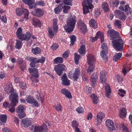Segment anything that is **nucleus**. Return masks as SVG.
Here are the masks:
<instances>
[{"instance_id":"nucleus-38","label":"nucleus","mask_w":132,"mask_h":132,"mask_svg":"<svg viewBox=\"0 0 132 132\" xmlns=\"http://www.w3.org/2000/svg\"><path fill=\"white\" fill-rule=\"evenodd\" d=\"M63 59L61 57H57L54 60V63L55 64L58 63H63Z\"/></svg>"},{"instance_id":"nucleus-47","label":"nucleus","mask_w":132,"mask_h":132,"mask_svg":"<svg viewBox=\"0 0 132 132\" xmlns=\"http://www.w3.org/2000/svg\"><path fill=\"white\" fill-rule=\"evenodd\" d=\"M123 68L122 72L124 74V75L125 76L127 72H128L131 69H128L129 67L128 66H124Z\"/></svg>"},{"instance_id":"nucleus-52","label":"nucleus","mask_w":132,"mask_h":132,"mask_svg":"<svg viewBox=\"0 0 132 132\" xmlns=\"http://www.w3.org/2000/svg\"><path fill=\"white\" fill-rule=\"evenodd\" d=\"M80 30L84 33H85L87 31V27L85 25L79 28Z\"/></svg>"},{"instance_id":"nucleus-22","label":"nucleus","mask_w":132,"mask_h":132,"mask_svg":"<svg viewBox=\"0 0 132 132\" xmlns=\"http://www.w3.org/2000/svg\"><path fill=\"white\" fill-rule=\"evenodd\" d=\"M61 92L63 94L65 95L68 98H71L72 97L71 93L70 91L67 89L64 88L61 89Z\"/></svg>"},{"instance_id":"nucleus-7","label":"nucleus","mask_w":132,"mask_h":132,"mask_svg":"<svg viewBox=\"0 0 132 132\" xmlns=\"http://www.w3.org/2000/svg\"><path fill=\"white\" fill-rule=\"evenodd\" d=\"M73 71H70L69 73V77L70 78H73L75 81H77L80 74L79 69L78 68L75 69V72L73 73Z\"/></svg>"},{"instance_id":"nucleus-24","label":"nucleus","mask_w":132,"mask_h":132,"mask_svg":"<svg viewBox=\"0 0 132 132\" xmlns=\"http://www.w3.org/2000/svg\"><path fill=\"white\" fill-rule=\"evenodd\" d=\"M88 63V64L94 63V61H95V59L94 56L92 55L89 54L87 57Z\"/></svg>"},{"instance_id":"nucleus-60","label":"nucleus","mask_w":132,"mask_h":132,"mask_svg":"<svg viewBox=\"0 0 132 132\" xmlns=\"http://www.w3.org/2000/svg\"><path fill=\"white\" fill-rule=\"evenodd\" d=\"M92 88L89 87V86H87L86 87V92L87 94H89L91 92Z\"/></svg>"},{"instance_id":"nucleus-63","label":"nucleus","mask_w":132,"mask_h":132,"mask_svg":"<svg viewBox=\"0 0 132 132\" xmlns=\"http://www.w3.org/2000/svg\"><path fill=\"white\" fill-rule=\"evenodd\" d=\"M58 47V46L57 44H53L51 47L52 49L53 50H56Z\"/></svg>"},{"instance_id":"nucleus-40","label":"nucleus","mask_w":132,"mask_h":132,"mask_svg":"<svg viewBox=\"0 0 132 132\" xmlns=\"http://www.w3.org/2000/svg\"><path fill=\"white\" fill-rule=\"evenodd\" d=\"M122 55V54L121 53H117L114 56L113 59V61H117L121 57Z\"/></svg>"},{"instance_id":"nucleus-46","label":"nucleus","mask_w":132,"mask_h":132,"mask_svg":"<svg viewBox=\"0 0 132 132\" xmlns=\"http://www.w3.org/2000/svg\"><path fill=\"white\" fill-rule=\"evenodd\" d=\"M63 6L62 9H63V11L64 13H67L68 11V10L69 9L70 7V6H68L65 5L64 4H63Z\"/></svg>"},{"instance_id":"nucleus-61","label":"nucleus","mask_w":132,"mask_h":132,"mask_svg":"<svg viewBox=\"0 0 132 132\" xmlns=\"http://www.w3.org/2000/svg\"><path fill=\"white\" fill-rule=\"evenodd\" d=\"M36 131L35 132H41L42 131V129L40 127L38 126H36L35 129Z\"/></svg>"},{"instance_id":"nucleus-30","label":"nucleus","mask_w":132,"mask_h":132,"mask_svg":"<svg viewBox=\"0 0 132 132\" xmlns=\"http://www.w3.org/2000/svg\"><path fill=\"white\" fill-rule=\"evenodd\" d=\"M90 97L93 99V103L95 104H97L99 101L98 98L97 96L94 94L91 95Z\"/></svg>"},{"instance_id":"nucleus-35","label":"nucleus","mask_w":132,"mask_h":132,"mask_svg":"<svg viewBox=\"0 0 132 132\" xmlns=\"http://www.w3.org/2000/svg\"><path fill=\"white\" fill-rule=\"evenodd\" d=\"M81 58L80 55L78 54L77 52L75 53L74 60L75 63L77 65L79 63V60Z\"/></svg>"},{"instance_id":"nucleus-18","label":"nucleus","mask_w":132,"mask_h":132,"mask_svg":"<svg viewBox=\"0 0 132 132\" xmlns=\"http://www.w3.org/2000/svg\"><path fill=\"white\" fill-rule=\"evenodd\" d=\"M28 70L30 73H31L32 77L38 78L39 77L38 75V72L37 69L36 68L32 69L29 68Z\"/></svg>"},{"instance_id":"nucleus-20","label":"nucleus","mask_w":132,"mask_h":132,"mask_svg":"<svg viewBox=\"0 0 132 132\" xmlns=\"http://www.w3.org/2000/svg\"><path fill=\"white\" fill-rule=\"evenodd\" d=\"M31 13L33 15H35L38 17H40L43 15V12L40 9H37L36 10L32 11Z\"/></svg>"},{"instance_id":"nucleus-6","label":"nucleus","mask_w":132,"mask_h":132,"mask_svg":"<svg viewBox=\"0 0 132 132\" xmlns=\"http://www.w3.org/2000/svg\"><path fill=\"white\" fill-rule=\"evenodd\" d=\"M54 69L57 74L61 76L63 71L66 70L67 68L64 64H61L55 65Z\"/></svg>"},{"instance_id":"nucleus-32","label":"nucleus","mask_w":132,"mask_h":132,"mask_svg":"<svg viewBox=\"0 0 132 132\" xmlns=\"http://www.w3.org/2000/svg\"><path fill=\"white\" fill-rule=\"evenodd\" d=\"M126 115V111L125 108H121L120 109V116L121 118L125 117Z\"/></svg>"},{"instance_id":"nucleus-45","label":"nucleus","mask_w":132,"mask_h":132,"mask_svg":"<svg viewBox=\"0 0 132 132\" xmlns=\"http://www.w3.org/2000/svg\"><path fill=\"white\" fill-rule=\"evenodd\" d=\"M97 36H99L102 43L104 42V35L103 33H101L100 31H98L97 33Z\"/></svg>"},{"instance_id":"nucleus-9","label":"nucleus","mask_w":132,"mask_h":132,"mask_svg":"<svg viewBox=\"0 0 132 132\" xmlns=\"http://www.w3.org/2000/svg\"><path fill=\"white\" fill-rule=\"evenodd\" d=\"M24 108L22 105H20L16 108V111L18 113V116L20 118H23L26 116V114L24 111Z\"/></svg>"},{"instance_id":"nucleus-11","label":"nucleus","mask_w":132,"mask_h":132,"mask_svg":"<svg viewBox=\"0 0 132 132\" xmlns=\"http://www.w3.org/2000/svg\"><path fill=\"white\" fill-rule=\"evenodd\" d=\"M101 47L104 50L102 51L100 54L101 56L103 59L106 60L108 59L107 54L108 53L107 50V46L105 44L103 43Z\"/></svg>"},{"instance_id":"nucleus-53","label":"nucleus","mask_w":132,"mask_h":132,"mask_svg":"<svg viewBox=\"0 0 132 132\" xmlns=\"http://www.w3.org/2000/svg\"><path fill=\"white\" fill-rule=\"evenodd\" d=\"M16 104L15 105L12 106L10 104V105L9 106V108H10V109H9V111L11 113H13L15 111V110L14 107L16 105Z\"/></svg>"},{"instance_id":"nucleus-2","label":"nucleus","mask_w":132,"mask_h":132,"mask_svg":"<svg viewBox=\"0 0 132 132\" xmlns=\"http://www.w3.org/2000/svg\"><path fill=\"white\" fill-rule=\"evenodd\" d=\"M76 22V18L75 17H71L67 20V25L64 27L65 31L68 33L72 32L75 26Z\"/></svg>"},{"instance_id":"nucleus-15","label":"nucleus","mask_w":132,"mask_h":132,"mask_svg":"<svg viewBox=\"0 0 132 132\" xmlns=\"http://www.w3.org/2000/svg\"><path fill=\"white\" fill-rule=\"evenodd\" d=\"M61 78L62 80V84L63 85L68 86L70 85V80L68 79L65 73L61 77Z\"/></svg>"},{"instance_id":"nucleus-42","label":"nucleus","mask_w":132,"mask_h":132,"mask_svg":"<svg viewBox=\"0 0 132 132\" xmlns=\"http://www.w3.org/2000/svg\"><path fill=\"white\" fill-rule=\"evenodd\" d=\"M25 4L28 5H32L35 2L34 0H22Z\"/></svg>"},{"instance_id":"nucleus-34","label":"nucleus","mask_w":132,"mask_h":132,"mask_svg":"<svg viewBox=\"0 0 132 132\" xmlns=\"http://www.w3.org/2000/svg\"><path fill=\"white\" fill-rule=\"evenodd\" d=\"M33 24L35 26H40L41 23L39 20L36 18H34L33 19Z\"/></svg>"},{"instance_id":"nucleus-57","label":"nucleus","mask_w":132,"mask_h":132,"mask_svg":"<svg viewBox=\"0 0 132 132\" xmlns=\"http://www.w3.org/2000/svg\"><path fill=\"white\" fill-rule=\"evenodd\" d=\"M19 86L22 89H25L26 88V84L25 83L22 81L20 83Z\"/></svg>"},{"instance_id":"nucleus-28","label":"nucleus","mask_w":132,"mask_h":132,"mask_svg":"<svg viewBox=\"0 0 132 132\" xmlns=\"http://www.w3.org/2000/svg\"><path fill=\"white\" fill-rule=\"evenodd\" d=\"M98 76L97 75L96 73H93L91 76V80L93 85L95 84V83L97 80Z\"/></svg>"},{"instance_id":"nucleus-17","label":"nucleus","mask_w":132,"mask_h":132,"mask_svg":"<svg viewBox=\"0 0 132 132\" xmlns=\"http://www.w3.org/2000/svg\"><path fill=\"white\" fill-rule=\"evenodd\" d=\"M22 123L25 127H28L33 123V121L28 119H24L21 120Z\"/></svg>"},{"instance_id":"nucleus-43","label":"nucleus","mask_w":132,"mask_h":132,"mask_svg":"<svg viewBox=\"0 0 132 132\" xmlns=\"http://www.w3.org/2000/svg\"><path fill=\"white\" fill-rule=\"evenodd\" d=\"M70 38L71 39V43L70 44V46H72L74 44V42L76 40V38L74 35H72L70 37Z\"/></svg>"},{"instance_id":"nucleus-37","label":"nucleus","mask_w":132,"mask_h":132,"mask_svg":"<svg viewBox=\"0 0 132 132\" xmlns=\"http://www.w3.org/2000/svg\"><path fill=\"white\" fill-rule=\"evenodd\" d=\"M83 6V11L84 14H86L89 12V9H91L92 8H90V6L86 5H82Z\"/></svg>"},{"instance_id":"nucleus-62","label":"nucleus","mask_w":132,"mask_h":132,"mask_svg":"<svg viewBox=\"0 0 132 132\" xmlns=\"http://www.w3.org/2000/svg\"><path fill=\"white\" fill-rule=\"evenodd\" d=\"M69 52L68 51H66L63 54V56L65 58L67 57L69 55Z\"/></svg>"},{"instance_id":"nucleus-55","label":"nucleus","mask_w":132,"mask_h":132,"mask_svg":"<svg viewBox=\"0 0 132 132\" xmlns=\"http://www.w3.org/2000/svg\"><path fill=\"white\" fill-rule=\"evenodd\" d=\"M15 48L18 49H20L21 47V42L20 41H18L16 43Z\"/></svg>"},{"instance_id":"nucleus-14","label":"nucleus","mask_w":132,"mask_h":132,"mask_svg":"<svg viewBox=\"0 0 132 132\" xmlns=\"http://www.w3.org/2000/svg\"><path fill=\"white\" fill-rule=\"evenodd\" d=\"M106 123L108 129L110 131H112L115 129L114 123L112 120L110 119L107 120Z\"/></svg>"},{"instance_id":"nucleus-1","label":"nucleus","mask_w":132,"mask_h":132,"mask_svg":"<svg viewBox=\"0 0 132 132\" xmlns=\"http://www.w3.org/2000/svg\"><path fill=\"white\" fill-rule=\"evenodd\" d=\"M13 90L12 85L10 84L7 85L5 88V91L7 94L10 93H12L9 95V98L10 101L11 100V105L12 106L15 105L18 102L17 99L18 94L15 92Z\"/></svg>"},{"instance_id":"nucleus-54","label":"nucleus","mask_w":132,"mask_h":132,"mask_svg":"<svg viewBox=\"0 0 132 132\" xmlns=\"http://www.w3.org/2000/svg\"><path fill=\"white\" fill-rule=\"evenodd\" d=\"M54 107L57 111H61V104H59L57 105H55Z\"/></svg>"},{"instance_id":"nucleus-31","label":"nucleus","mask_w":132,"mask_h":132,"mask_svg":"<svg viewBox=\"0 0 132 132\" xmlns=\"http://www.w3.org/2000/svg\"><path fill=\"white\" fill-rule=\"evenodd\" d=\"M89 24L91 27L94 28L97 27V23L96 22L94 19H92L89 21Z\"/></svg>"},{"instance_id":"nucleus-10","label":"nucleus","mask_w":132,"mask_h":132,"mask_svg":"<svg viewBox=\"0 0 132 132\" xmlns=\"http://www.w3.org/2000/svg\"><path fill=\"white\" fill-rule=\"evenodd\" d=\"M107 33L110 36L111 40H114L115 39L118 38L120 37L119 33L113 29L109 30L107 31Z\"/></svg>"},{"instance_id":"nucleus-48","label":"nucleus","mask_w":132,"mask_h":132,"mask_svg":"<svg viewBox=\"0 0 132 132\" xmlns=\"http://www.w3.org/2000/svg\"><path fill=\"white\" fill-rule=\"evenodd\" d=\"M71 125L72 127L73 128H75V129H76V128H79L77 127L79 126L78 123L76 121H73L72 122Z\"/></svg>"},{"instance_id":"nucleus-41","label":"nucleus","mask_w":132,"mask_h":132,"mask_svg":"<svg viewBox=\"0 0 132 132\" xmlns=\"http://www.w3.org/2000/svg\"><path fill=\"white\" fill-rule=\"evenodd\" d=\"M93 63H91L88 64L89 66L87 69V72H91L94 71L95 69V67L93 64Z\"/></svg>"},{"instance_id":"nucleus-59","label":"nucleus","mask_w":132,"mask_h":132,"mask_svg":"<svg viewBox=\"0 0 132 132\" xmlns=\"http://www.w3.org/2000/svg\"><path fill=\"white\" fill-rule=\"evenodd\" d=\"M119 3V1L118 0H116L112 3L113 6L114 7H117Z\"/></svg>"},{"instance_id":"nucleus-23","label":"nucleus","mask_w":132,"mask_h":132,"mask_svg":"<svg viewBox=\"0 0 132 132\" xmlns=\"http://www.w3.org/2000/svg\"><path fill=\"white\" fill-rule=\"evenodd\" d=\"M92 0H83L82 3V5H86L90 6V8H93L94 7L93 5L92 4Z\"/></svg>"},{"instance_id":"nucleus-49","label":"nucleus","mask_w":132,"mask_h":132,"mask_svg":"<svg viewBox=\"0 0 132 132\" xmlns=\"http://www.w3.org/2000/svg\"><path fill=\"white\" fill-rule=\"evenodd\" d=\"M120 128L122 130L123 132H129L127 128L123 124H121L120 125Z\"/></svg>"},{"instance_id":"nucleus-4","label":"nucleus","mask_w":132,"mask_h":132,"mask_svg":"<svg viewBox=\"0 0 132 132\" xmlns=\"http://www.w3.org/2000/svg\"><path fill=\"white\" fill-rule=\"evenodd\" d=\"M22 30L21 28L18 29L16 32V35L17 37L20 39L22 40H25L28 41L29 39L31 34L30 32H27L25 35L22 33Z\"/></svg>"},{"instance_id":"nucleus-13","label":"nucleus","mask_w":132,"mask_h":132,"mask_svg":"<svg viewBox=\"0 0 132 132\" xmlns=\"http://www.w3.org/2000/svg\"><path fill=\"white\" fill-rule=\"evenodd\" d=\"M26 100L27 103L32 104L35 106H38V102L32 96H28L26 97Z\"/></svg>"},{"instance_id":"nucleus-3","label":"nucleus","mask_w":132,"mask_h":132,"mask_svg":"<svg viewBox=\"0 0 132 132\" xmlns=\"http://www.w3.org/2000/svg\"><path fill=\"white\" fill-rule=\"evenodd\" d=\"M112 45L115 50L117 51H121L123 50L124 42L120 38L114 39L112 42Z\"/></svg>"},{"instance_id":"nucleus-56","label":"nucleus","mask_w":132,"mask_h":132,"mask_svg":"<svg viewBox=\"0 0 132 132\" xmlns=\"http://www.w3.org/2000/svg\"><path fill=\"white\" fill-rule=\"evenodd\" d=\"M76 110L79 113H82L84 111V109L81 106L78 107L76 109Z\"/></svg>"},{"instance_id":"nucleus-12","label":"nucleus","mask_w":132,"mask_h":132,"mask_svg":"<svg viewBox=\"0 0 132 132\" xmlns=\"http://www.w3.org/2000/svg\"><path fill=\"white\" fill-rule=\"evenodd\" d=\"M30 60L31 61V63L30 64V65L31 67H37L35 66V63L39 62L43 63L45 61V58L43 57L42 59H40L37 60V58L35 57H31L30 59Z\"/></svg>"},{"instance_id":"nucleus-5","label":"nucleus","mask_w":132,"mask_h":132,"mask_svg":"<svg viewBox=\"0 0 132 132\" xmlns=\"http://www.w3.org/2000/svg\"><path fill=\"white\" fill-rule=\"evenodd\" d=\"M57 19H54L53 20V28H50L48 30V32L49 34V36L51 38L54 35V33L52 31V29L54 32H57L58 31V26L57 24Z\"/></svg>"},{"instance_id":"nucleus-64","label":"nucleus","mask_w":132,"mask_h":132,"mask_svg":"<svg viewBox=\"0 0 132 132\" xmlns=\"http://www.w3.org/2000/svg\"><path fill=\"white\" fill-rule=\"evenodd\" d=\"M36 125H34L32 127H30V129L31 131L34 132H35V131H36Z\"/></svg>"},{"instance_id":"nucleus-21","label":"nucleus","mask_w":132,"mask_h":132,"mask_svg":"<svg viewBox=\"0 0 132 132\" xmlns=\"http://www.w3.org/2000/svg\"><path fill=\"white\" fill-rule=\"evenodd\" d=\"M104 86L105 88V95L107 97L109 98L110 95L111 93V90L110 87L109 85L107 84H105Z\"/></svg>"},{"instance_id":"nucleus-39","label":"nucleus","mask_w":132,"mask_h":132,"mask_svg":"<svg viewBox=\"0 0 132 132\" xmlns=\"http://www.w3.org/2000/svg\"><path fill=\"white\" fill-rule=\"evenodd\" d=\"M41 50L40 48L38 47H36L35 48H32V53L35 54L41 53Z\"/></svg>"},{"instance_id":"nucleus-58","label":"nucleus","mask_w":132,"mask_h":132,"mask_svg":"<svg viewBox=\"0 0 132 132\" xmlns=\"http://www.w3.org/2000/svg\"><path fill=\"white\" fill-rule=\"evenodd\" d=\"M77 23L79 28L85 25L83 21L81 20H79Z\"/></svg>"},{"instance_id":"nucleus-44","label":"nucleus","mask_w":132,"mask_h":132,"mask_svg":"<svg viewBox=\"0 0 132 132\" xmlns=\"http://www.w3.org/2000/svg\"><path fill=\"white\" fill-rule=\"evenodd\" d=\"M121 22L118 20L115 21L114 23V25L115 27L120 29L121 28Z\"/></svg>"},{"instance_id":"nucleus-25","label":"nucleus","mask_w":132,"mask_h":132,"mask_svg":"<svg viewBox=\"0 0 132 132\" xmlns=\"http://www.w3.org/2000/svg\"><path fill=\"white\" fill-rule=\"evenodd\" d=\"M63 3H61L58 5L54 9V11L55 13L57 14H59V13L62 11V8L63 6Z\"/></svg>"},{"instance_id":"nucleus-16","label":"nucleus","mask_w":132,"mask_h":132,"mask_svg":"<svg viewBox=\"0 0 132 132\" xmlns=\"http://www.w3.org/2000/svg\"><path fill=\"white\" fill-rule=\"evenodd\" d=\"M115 13L117 16L121 20L124 21L127 18V16L123 12L119 10H116Z\"/></svg>"},{"instance_id":"nucleus-19","label":"nucleus","mask_w":132,"mask_h":132,"mask_svg":"<svg viewBox=\"0 0 132 132\" xmlns=\"http://www.w3.org/2000/svg\"><path fill=\"white\" fill-rule=\"evenodd\" d=\"M107 74L106 71H102L100 72V82L104 84L105 82V76Z\"/></svg>"},{"instance_id":"nucleus-26","label":"nucleus","mask_w":132,"mask_h":132,"mask_svg":"<svg viewBox=\"0 0 132 132\" xmlns=\"http://www.w3.org/2000/svg\"><path fill=\"white\" fill-rule=\"evenodd\" d=\"M104 117V114L102 112H99L97 114V118L96 120H97L98 122H99V120H100V122H102V120Z\"/></svg>"},{"instance_id":"nucleus-51","label":"nucleus","mask_w":132,"mask_h":132,"mask_svg":"<svg viewBox=\"0 0 132 132\" xmlns=\"http://www.w3.org/2000/svg\"><path fill=\"white\" fill-rule=\"evenodd\" d=\"M42 128V131L47 132L48 130L47 128L46 125L45 124H43L42 125V126L40 127Z\"/></svg>"},{"instance_id":"nucleus-36","label":"nucleus","mask_w":132,"mask_h":132,"mask_svg":"<svg viewBox=\"0 0 132 132\" xmlns=\"http://www.w3.org/2000/svg\"><path fill=\"white\" fill-rule=\"evenodd\" d=\"M79 53L81 55L84 54L86 52L85 47L84 45H82L78 50Z\"/></svg>"},{"instance_id":"nucleus-27","label":"nucleus","mask_w":132,"mask_h":132,"mask_svg":"<svg viewBox=\"0 0 132 132\" xmlns=\"http://www.w3.org/2000/svg\"><path fill=\"white\" fill-rule=\"evenodd\" d=\"M124 11L127 15H130L132 12V10H131L128 5H125L124 7Z\"/></svg>"},{"instance_id":"nucleus-50","label":"nucleus","mask_w":132,"mask_h":132,"mask_svg":"<svg viewBox=\"0 0 132 132\" xmlns=\"http://www.w3.org/2000/svg\"><path fill=\"white\" fill-rule=\"evenodd\" d=\"M72 0H64L63 2L64 4L72 6Z\"/></svg>"},{"instance_id":"nucleus-33","label":"nucleus","mask_w":132,"mask_h":132,"mask_svg":"<svg viewBox=\"0 0 132 132\" xmlns=\"http://www.w3.org/2000/svg\"><path fill=\"white\" fill-rule=\"evenodd\" d=\"M102 9L105 12H107L109 11V7L108 3L106 2L103 3L102 5Z\"/></svg>"},{"instance_id":"nucleus-29","label":"nucleus","mask_w":132,"mask_h":132,"mask_svg":"<svg viewBox=\"0 0 132 132\" xmlns=\"http://www.w3.org/2000/svg\"><path fill=\"white\" fill-rule=\"evenodd\" d=\"M7 119V116L5 114H2L0 115V125H2V123L6 122Z\"/></svg>"},{"instance_id":"nucleus-8","label":"nucleus","mask_w":132,"mask_h":132,"mask_svg":"<svg viewBox=\"0 0 132 132\" xmlns=\"http://www.w3.org/2000/svg\"><path fill=\"white\" fill-rule=\"evenodd\" d=\"M16 14L19 16L21 15L23 13L24 15L23 18L28 19L29 12L28 10L25 9L23 10L21 8H18L16 9Z\"/></svg>"}]
</instances>
